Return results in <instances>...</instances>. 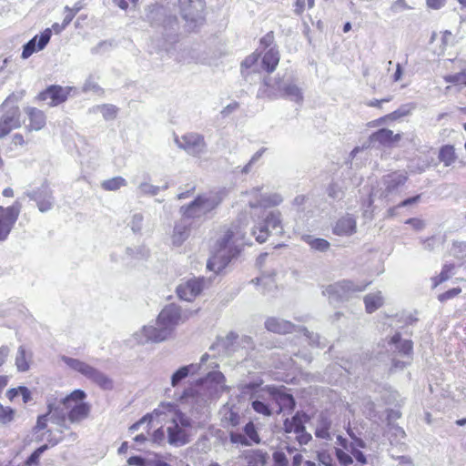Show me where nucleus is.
<instances>
[{
    "instance_id": "32",
    "label": "nucleus",
    "mask_w": 466,
    "mask_h": 466,
    "mask_svg": "<svg viewBox=\"0 0 466 466\" xmlns=\"http://www.w3.org/2000/svg\"><path fill=\"white\" fill-rule=\"evenodd\" d=\"M400 134H394L393 131L387 128H381L373 133L371 136V139L373 141H377L383 145H390L394 142H398L400 140Z\"/></svg>"
},
{
    "instance_id": "51",
    "label": "nucleus",
    "mask_w": 466,
    "mask_h": 466,
    "mask_svg": "<svg viewBox=\"0 0 466 466\" xmlns=\"http://www.w3.org/2000/svg\"><path fill=\"white\" fill-rule=\"evenodd\" d=\"M411 111V107H410L408 105H405L399 109L395 110L394 112L387 115L383 119H390V120H396L398 118H400L402 116H408Z\"/></svg>"
},
{
    "instance_id": "3",
    "label": "nucleus",
    "mask_w": 466,
    "mask_h": 466,
    "mask_svg": "<svg viewBox=\"0 0 466 466\" xmlns=\"http://www.w3.org/2000/svg\"><path fill=\"white\" fill-rule=\"evenodd\" d=\"M86 393L82 390H75L70 394L60 397H49L47 407L51 419L58 426L68 429L67 422L78 424L88 418L91 405L85 402Z\"/></svg>"
},
{
    "instance_id": "27",
    "label": "nucleus",
    "mask_w": 466,
    "mask_h": 466,
    "mask_svg": "<svg viewBox=\"0 0 466 466\" xmlns=\"http://www.w3.org/2000/svg\"><path fill=\"white\" fill-rule=\"evenodd\" d=\"M278 90L282 97L297 104L303 102V91L293 80L279 82Z\"/></svg>"
},
{
    "instance_id": "44",
    "label": "nucleus",
    "mask_w": 466,
    "mask_h": 466,
    "mask_svg": "<svg viewBox=\"0 0 466 466\" xmlns=\"http://www.w3.org/2000/svg\"><path fill=\"white\" fill-rule=\"evenodd\" d=\"M266 147H261L258 149L249 159V161L241 168L242 174H248L252 167L259 161L262 157L263 154L266 152Z\"/></svg>"
},
{
    "instance_id": "56",
    "label": "nucleus",
    "mask_w": 466,
    "mask_h": 466,
    "mask_svg": "<svg viewBox=\"0 0 466 466\" xmlns=\"http://www.w3.org/2000/svg\"><path fill=\"white\" fill-rule=\"evenodd\" d=\"M336 456L339 463L348 466L353 462L352 457L341 449H336Z\"/></svg>"
},
{
    "instance_id": "31",
    "label": "nucleus",
    "mask_w": 466,
    "mask_h": 466,
    "mask_svg": "<svg viewBox=\"0 0 466 466\" xmlns=\"http://www.w3.org/2000/svg\"><path fill=\"white\" fill-rule=\"evenodd\" d=\"M308 420L305 413L297 412L291 419H286L284 421V431L287 433H296L302 430V426Z\"/></svg>"
},
{
    "instance_id": "7",
    "label": "nucleus",
    "mask_w": 466,
    "mask_h": 466,
    "mask_svg": "<svg viewBox=\"0 0 466 466\" xmlns=\"http://www.w3.org/2000/svg\"><path fill=\"white\" fill-rule=\"evenodd\" d=\"M222 198L217 192L199 195L187 206L180 208V213L186 218H201L216 208Z\"/></svg>"
},
{
    "instance_id": "16",
    "label": "nucleus",
    "mask_w": 466,
    "mask_h": 466,
    "mask_svg": "<svg viewBox=\"0 0 466 466\" xmlns=\"http://www.w3.org/2000/svg\"><path fill=\"white\" fill-rule=\"evenodd\" d=\"M392 350L397 351L401 358L407 359L399 360L396 357L392 359V369L403 370L407 364L410 363V354L412 352V342L409 339H401L400 334H395L390 342Z\"/></svg>"
},
{
    "instance_id": "49",
    "label": "nucleus",
    "mask_w": 466,
    "mask_h": 466,
    "mask_svg": "<svg viewBox=\"0 0 466 466\" xmlns=\"http://www.w3.org/2000/svg\"><path fill=\"white\" fill-rule=\"evenodd\" d=\"M252 283L258 286H263L264 289L262 291L265 292L266 289H270L274 286V279L272 276L262 275L258 278L252 279Z\"/></svg>"
},
{
    "instance_id": "9",
    "label": "nucleus",
    "mask_w": 466,
    "mask_h": 466,
    "mask_svg": "<svg viewBox=\"0 0 466 466\" xmlns=\"http://www.w3.org/2000/svg\"><path fill=\"white\" fill-rule=\"evenodd\" d=\"M282 230L281 213L279 210H273L268 212L265 218L255 223L251 228V234L258 242L264 243L270 232L281 234Z\"/></svg>"
},
{
    "instance_id": "36",
    "label": "nucleus",
    "mask_w": 466,
    "mask_h": 466,
    "mask_svg": "<svg viewBox=\"0 0 466 466\" xmlns=\"http://www.w3.org/2000/svg\"><path fill=\"white\" fill-rule=\"evenodd\" d=\"M384 302L383 296L380 291L371 292L364 297L366 311L372 313L380 309Z\"/></svg>"
},
{
    "instance_id": "64",
    "label": "nucleus",
    "mask_w": 466,
    "mask_h": 466,
    "mask_svg": "<svg viewBox=\"0 0 466 466\" xmlns=\"http://www.w3.org/2000/svg\"><path fill=\"white\" fill-rule=\"evenodd\" d=\"M405 223L410 225L417 231H420L425 228L424 221L420 218H409Z\"/></svg>"
},
{
    "instance_id": "22",
    "label": "nucleus",
    "mask_w": 466,
    "mask_h": 466,
    "mask_svg": "<svg viewBox=\"0 0 466 466\" xmlns=\"http://www.w3.org/2000/svg\"><path fill=\"white\" fill-rule=\"evenodd\" d=\"M267 393L279 407L277 412L291 411L295 407V400L291 394L285 391V388L268 387Z\"/></svg>"
},
{
    "instance_id": "54",
    "label": "nucleus",
    "mask_w": 466,
    "mask_h": 466,
    "mask_svg": "<svg viewBox=\"0 0 466 466\" xmlns=\"http://www.w3.org/2000/svg\"><path fill=\"white\" fill-rule=\"evenodd\" d=\"M100 91H101L100 86L95 81V79L93 77L90 76L86 80V82L83 86V92H85V93L93 92V93L98 94Z\"/></svg>"
},
{
    "instance_id": "52",
    "label": "nucleus",
    "mask_w": 466,
    "mask_h": 466,
    "mask_svg": "<svg viewBox=\"0 0 466 466\" xmlns=\"http://www.w3.org/2000/svg\"><path fill=\"white\" fill-rule=\"evenodd\" d=\"M444 80L447 83H452L466 86V71L455 75L446 76L444 77Z\"/></svg>"
},
{
    "instance_id": "15",
    "label": "nucleus",
    "mask_w": 466,
    "mask_h": 466,
    "mask_svg": "<svg viewBox=\"0 0 466 466\" xmlns=\"http://www.w3.org/2000/svg\"><path fill=\"white\" fill-rule=\"evenodd\" d=\"M25 195L35 202L36 207L41 213H46L55 207L56 200L53 190L47 183H43L36 188L25 191Z\"/></svg>"
},
{
    "instance_id": "35",
    "label": "nucleus",
    "mask_w": 466,
    "mask_h": 466,
    "mask_svg": "<svg viewBox=\"0 0 466 466\" xmlns=\"http://www.w3.org/2000/svg\"><path fill=\"white\" fill-rule=\"evenodd\" d=\"M438 158L444 167H451L456 163L458 156L453 146L445 145L440 148Z\"/></svg>"
},
{
    "instance_id": "18",
    "label": "nucleus",
    "mask_w": 466,
    "mask_h": 466,
    "mask_svg": "<svg viewBox=\"0 0 466 466\" xmlns=\"http://www.w3.org/2000/svg\"><path fill=\"white\" fill-rule=\"evenodd\" d=\"M21 211V204L15 201L12 206L0 207V238H7Z\"/></svg>"
},
{
    "instance_id": "21",
    "label": "nucleus",
    "mask_w": 466,
    "mask_h": 466,
    "mask_svg": "<svg viewBox=\"0 0 466 466\" xmlns=\"http://www.w3.org/2000/svg\"><path fill=\"white\" fill-rule=\"evenodd\" d=\"M204 286V279H190L180 283L177 287L176 292L180 299L192 301L202 292Z\"/></svg>"
},
{
    "instance_id": "11",
    "label": "nucleus",
    "mask_w": 466,
    "mask_h": 466,
    "mask_svg": "<svg viewBox=\"0 0 466 466\" xmlns=\"http://www.w3.org/2000/svg\"><path fill=\"white\" fill-rule=\"evenodd\" d=\"M262 187H256L243 194L242 201L247 203L250 208H267L280 205L283 198L279 193L263 194Z\"/></svg>"
},
{
    "instance_id": "34",
    "label": "nucleus",
    "mask_w": 466,
    "mask_h": 466,
    "mask_svg": "<svg viewBox=\"0 0 466 466\" xmlns=\"http://www.w3.org/2000/svg\"><path fill=\"white\" fill-rule=\"evenodd\" d=\"M279 51L274 48H270L264 54V56L262 57V61H261L262 68L268 73H272L276 69L277 66L279 65Z\"/></svg>"
},
{
    "instance_id": "33",
    "label": "nucleus",
    "mask_w": 466,
    "mask_h": 466,
    "mask_svg": "<svg viewBox=\"0 0 466 466\" xmlns=\"http://www.w3.org/2000/svg\"><path fill=\"white\" fill-rule=\"evenodd\" d=\"M32 360V353L30 350H26L24 346H20L17 349L15 356V366L18 371L25 372L30 369V362Z\"/></svg>"
},
{
    "instance_id": "25",
    "label": "nucleus",
    "mask_w": 466,
    "mask_h": 466,
    "mask_svg": "<svg viewBox=\"0 0 466 466\" xmlns=\"http://www.w3.org/2000/svg\"><path fill=\"white\" fill-rule=\"evenodd\" d=\"M25 114L26 115L28 123L25 125V128L27 132L40 131L46 125V114L33 106H27L25 108Z\"/></svg>"
},
{
    "instance_id": "6",
    "label": "nucleus",
    "mask_w": 466,
    "mask_h": 466,
    "mask_svg": "<svg viewBox=\"0 0 466 466\" xmlns=\"http://www.w3.org/2000/svg\"><path fill=\"white\" fill-rule=\"evenodd\" d=\"M61 361L71 370L84 376L86 380L98 386L104 390H112L114 389V380L98 369L90 364L68 356H61Z\"/></svg>"
},
{
    "instance_id": "20",
    "label": "nucleus",
    "mask_w": 466,
    "mask_h": 466,
    "mask_svg": "<svg viewBox=\"0 0 466 466\" xmlns=\"http://www.w3.org/2000/svg\"><path fill=\"white\" fill-rule=\"evenodd\" d=\"M73 87L71 86H50L45 91L38 95V99L44 101L49 106H56L65 102Z\"/></svg>"
},
{
    "instance_id": "28",
    "label": "nucleus",
    "mask_w": 466,
    "mask_h": 466,
    "mask_svg": "<svg viewBox=\"0 0 466 466\" xmlns=\"http://www.w3.org/2000/svg\"><path fill=\"white\" fill-rule=\"evenodd\" d=\"M189 232V223L186 218H184L180 221L177 222L174 227L173 234L171 236L172 244L176 247L181 246L188 238Z\"/></svg>"
},
{
    "instance_id": "1",
    "label": "nucleus",
    "mask_w": 466,
    "mask_h": 466,
    "mask_svg": "<svg viewBox=\"0 0 466 466\" xmlns=\"http://www.w3.org/2000/svg\"><path fill=\"white\" fill-rule=\"evenodd\" d=\"M217 368L218 363L215 357H210L206 353L202 355L200 362L183 366L175 371L171 376V385L173 387H177L181 380L189 375L207 374L204 378L199 379L196 384L184 390L183 394L179 396V402L198 410L210 400L217 398L226 388L225 377L220 371L215 370Z\"/></svg>"
},
{
    "instance_id": "2",
    "label": "nucleus",
    "mask_w": 466,
    "mask_h": 466,
    "mask_svg": "<svg viewBox=\"0 0 466 466\" xmlns=\"http://www.w3.org/2000/svg\"><path fill=\"white\" fill-rule=\"evenodd\" d=\"M194 311L182 309L174 303L164 307L159 312L156 325H145L132 335L137 344L159 343L172 337L177 326L185 323Z\"/></svg>"
},
{
    "instance_id": "62",
    "label": "nucleus",
    "mask_w": 466,
    "mask_h": 466,
    "mask_svg": "<svg viewBox=\"0 0 466 466\" xmlns=\"http://www.w3.org/2000/svg\"><path fill=\"white\" fill-rule=\"evenodd\" d=\"M410 9L405 0H396L391 4L390 10L393 13H399L400 11Z\"/></svg>"
},
{
    "instance_id": "48",
    "label": "nucleus",
    "mask_w": 466,
    "mask_h": 466,
    "mask_svg": "<svg viewBox=\"0 0 466 466\" xmlns=\"http://www.w3.org/2000/svg\"><path fill=\"white\" fill-rule=\"evenodd\" d=\"M143 220L144 217L141 213H136L131 217L128 226L134 233H138L141 231Z\"/></svg>"
},
{
    "instance_id": "63",
    "label": "nucleus",
    "mask_w": 466,
    "mask_h": 466,
    "mask_svg": "<svg viewBox=\"0 0 466 466\" xmlns=\"http://www.w3.org/2000/svg\"><path fill=\"white\" fill-rule=\"evenodd\" d=\"M166 439V431L163 428L156 430L152 435V441L157 444H161Z\"/></svg>"
},
{
    "instance_id": "45",
    "label": "nucleus",
    "mask_w": 466,
    "mask_h": 466,
    "mask_svg": "<svg viewBox=\"0 0 466 466\" xmlns=\"http://www.w3.org/2000/svg\"><path fill=\"white\" fill-rule=\"evenodd\" d=\"M421 243L423 245V248L428 251H434L437 248H439L442 241L440 238L435 236L427 238L425 239H421Z\"/></svg>"
},
{
    "instance_id": "8",
    "label": "nucleus",
    "mask_w": 466,
    "mask_h": 466,
    "mask_svg": "<svg viewBox=\"0 0 466 466\" xmlns=\"http://www.w3.org/2000/svg\"><path fill=\"white\" fill-rule=\"evenodd\" d=\"M265 328L274 333L279 334H286L293 331H298L302 334V338L305 341H307L311 346H316L319 348H323L325 346V342L320 340V337L319 334H314L309 332L305 328H298L296 329L295 325L291 322L275 317L268 318L265 321Z\"/></svg>"
},
{
    "instance_id": "26",
    "label": "nucleus",
    "mask_w": 466,
    "mask_h": 466,
    "mask_svg": "<svg viewBox=\"0 0 466 466\" xmlns=\"http://www.w3.org/2000/svg\"><path fill=\"white\" fill-rule=\"evenodd\" d=\"M357 231V221L353 215L346 214L339 218L333 228L332 232L339 237L351 236Z\"/></svg>"
},
{
    "instance_id": "53",
    "label": "nucleus",
    "mask_w": 466,
    "mask_h": 466,
    "mask_svg": "<svg viewBox=\"0 0 466 466\" xmlns=\"http://www.w3.org/2000/svg\"><path fill=\"white\" fill-rule=\"evenodd\" d=\"M252 408L256 412L260 413L262 415L269 416L271 414L270 408L262 400H253Z\"/></svg>"
},
{
    "instance_id": "40",
    "label": "nucleus",
    "mask_w": 466,
    "mask_h": 466,
    "mask_svg": "<svg viewBox=\"0 0 466 466\" xmlns=\"http://www.w3.org/2000/svg\"><path fill=\"white\" fill-rule=\"evenodd\" d=\"M338 441L343 448H345L347 451H350V453L352 454V456L356 459V461L358 462H360L362 465L367 463V459H366L365 455L362 453V451H360L356 447H354L353 444H350V446H348L347 441L340 436L338 437Z\"/></svg>"
},
{
    "instance_id": "10",
    "label": "nucleus",
    "mask_w": 466,
    "mask_h": 466,
    "mask_svg": "<svg viewBox=\"0 0 466 466\" xmlns=\"http://www.w3.org/2000/svg\"><path fill=\"white\" fill-rule=\"evenodd\" d=\"M148 257L149 249L144 245L125 248L119 247L110 255V258L113 262L126 267L135 266L138 262L147 259Z\"/></svg>"
},
{
    "instance_id": "17",
    "label": "nucleus",
    "mask_w": 466,
    "mask_h": 466,
    "mask_svg": "<svg viewBox=\"0 0 466 466\" xmlns=\"http://www.w3.org/2000/svg\"><path fill=\"white\" fill-rule=\"evenodd\" d=\"M177 146L192 156H199L206 150V143L203 136L198 133H187L181 137H176Z\"/></svg>"
},
{
    "instance_id": "24",
    "label": "nucleus",
    "mask_w": 466,
    "mask_h": 466,
    "mask_svg": "<svg viewBox=\"0 0 466 466\" xmlns=\"http://www.w3.org/2000/svg\"><path fill=\"white\" fill-rule=\"evenodd\" d=\"M147 19L151 24L163 23L165 28L169 27L172 31L177 30V20L176 16H166L165 9L159 5H153L148 8Z\"/></svg>"
},
{
    "instance_id": "57",
    "label": "nucleus",
    "mask_w": 466,
    "mask_h": 466,
    "mask_svg": "<svg viewBox=\"0 0 466 466\" xmlns=\"http://www.w3.org/2000/svg\"><path fill=\"white\" fill-rule=\"evenodd\" d=\"M314 6V0H296L295 12L299 15L302 14L306 7L312 8Z\"/></svg>"
},
{
    "instance_id": "37",
    "label": "nucleus",
    "mask_w": 466,
    "mask_h": 466,
    "mask_svg": "<svg viewBox=\"0 0 466 466\" xmlns=\"http://www.w3.org/2000/svg\"><path fill=\"white\" fill-rule=\"evenodd\" d=\"M127 184V180L124 177L118 176L104 180L101 183V187L106 191H116L122 187H126Z\"/></svg>"
},
{
    "instance_id": "4",
    "label": "nucleus",
    "mask_w": 466,
    "mask_h": 466,
    "mask_svg": "<svg viewBox=\"0 0 466 466\" xmlns=\"http://www.w3.org/2000/svg\"><path fill=\"white\" fill-rule=\"evenodd\" d=\"M246 226L241 220L225 229L218 238L214 255L208 259L207 268L215 274L221 272L238 256L246 235Z\"/></svg>"
},
{
    "instance_id": "5",
    "label": "nucleus",
    "mask_w": 466,
    "mask_h": 466,
    "mask_svg": "<svg viewBox=\"0 0 466 466\" xmlns=\"http://www.w3.org/2000/svg\"><path fill=\"white\" fill-rule=\"evenodd\" d=\"M167 417V441L173 446H183L189 441L188 429L191 427V419L181 412L172 402H162L150 414L151 419Z\"/></svg>"
},
{
    "instance_id": "30",
    "label": "nucleus",
    "mask_w": 466,
    "mask_h": 466,
    "mask_svg": "<svg viewBox=\"0 0 466 466\" xmlns=\"http://www.w3.org/2000/svg\"><path fill=\"white\" fill-rule=\"evenodd\" d=\"M300 239L305 242L311 250L317 252H326L330 248V243L321 238H316L310 234H302Z\"/></svg>"
},
{
    "instance_id": "38",
    "label": "nucleus",
    "mask_w": 466,
    "mask_h": 466,
    "mask_svg": "<svg viewBox=\"0 0 466 466\" xmlns=\"http://www.w3.org/2000/svg\"><path fill=\"white\" fill-rule=\"evenodd\" d=\"M93 112H100L105 120H113L117 116L118 108L114 105L104 104L94 107Z\"/></svg>"
},
{
    "instance_id": "13",
    "label": "nucleus",
    "mask_w": 466,
    "mask_h": 466,
    "mask_svg": "<svg viewBox=\"0 0 466 466\" xmlns=\"http://www.w3.org/2000/svg\"><path fill=\"white\" fill-rule=\"evenodd\" d=\"M368 285L369 283L360 284L343 279L325 287L322 293L331 300L347 299L353 294L363 291Z\"/></svg>"
},
{
    "instance_id": "43",
    "label": "nucleus",
    "mask_w": 466,
    "mask_h": 466,
    "mask_svg": "<svg viewBox=\"0 0 466 466\" xmlns=\"http://www.w3.org/2000/svg\"><path fill=\"white\" fill-rule=\"evenodd\" d=\"M244 435L248 438V440L250 441V445L252 443L259 444L260 443V438L259 435L256 430V427L253 422L249 421L244 426Z\"/></svg>"
},
{
    "instance_id": "29",
    "label": "nucleus",
    "mask_w": 466,
    "mask_h": 466,
    "mask_svg": "<svg viewBox=\"0 0 466 466\" xmlns=\"http://www.w3.org/2000/svg\"><path fill=\"white\" fill-rule=\"evenodd\" d=\"M243 458L248 466H265L268 460L267 451L256 449L244 451Z\"/></svg>"
},
{
    "instance_id": "19",
    "label": "nucleus",
    "mask_w": 466,
    "mask_h": 466,
    "mask_svg": "<svg viewBox=\"0 0 466 466\" xmlns=\"http://www.w3.org/2000/svg\"><path fill=\"white\" fill-rule=\"evenodd\" d=\"M408 177L404 173L394 172L384 177L383 183L385 189L380 193V198L386 203L393 202L399 194L400 187L403 186Z\"/></svg>"
},
{
    "instance_id": "58",
    "label": "nucleus",
    "mask_w": 466,
    "mask_h": 466,
    "mask_svg": "<svg viewBox=\"0 0 466 466\" xmlns=\"http://www.w3.org/2000/svg\"><path fill=\"white\" fill-rule=\"evenodd\" d=\"M47 409L49 410L48 407H47ZM48 420H50L52 422L55 423V421L51 419V414L49 413V410L46 414L38 417L35 430H37V431L45 430L46 428Z\"/></svg>"
},
{
    "instance_id": "55",
    "label": "nucleus",
    "mask_w": 466,
    "mask_h": 466,
    "mask_svg": "<svg viewBox=\"0 0 466 466\" xmlns=\"http://www.w3.org/2000/svg\"><path fill=\"white\" fill-rule=\"evenodd\" d=\"M258 56H259V55L254 53V54L248 56V57H246V59L241 63L243 75L245 74V70L252 68L253 66H256V64L258 60Z\"/></svg>"
},
{
    "instance_id": "47",
    "label": "nucleus",
    "mask_w": 466,
    "mask_h": 466,
    "mask_svg": "<svg viewBox=\"0 0 466 466\" xmlns=\"http://www.w3.org/2000/svg\"><path fill=\"white\" fill-rule=\"evenodd\" d=\"M230 441L234 444H240L243 446H250V441L248 438L241 432L238 431H229Z\"/></svg>"
},
{
    "instance_id": "42",
    "label": "nucleus",
    "mask_w": 466,
    "mask_h": 466,
    "mask_svg": "<svg viewBox=\"0 0 466 466\" xmlns=\"http://www.w3.org/2000/svg\"><path fill=\"white\" fill-rule=\"evenodd\" d=\"M160 191V187L155 186L149 182H141L137 187L138 196H157Z\"/></svg>"
},
{
    "instance_id": "39",
    "label": "nucleus",
    "mask_w": 466,
    "mask_h": 466,
    "mask_svg": "<svg viewBox=\"0 0 466 466\" xmlns=\"http://www.w3.org/2000/svg\"><path fill=\"white\" fill-rule=\"evenodd\" d=\"M455 264L445 263L441 272L432 279L433 287H437L441 283L449 279L452 275H454Z\"/></svg>"
},
{
    "instance_id": "41",
    "label": "nucleus",
    "mask_w": 466,
    "mask_h": 466,
    "mask_svg": "<svg viewBox=\"0 0 466 466\" xmlns=\"http://www.w3.org/2000/svg\"><path fill=\"white\" fill-rule=\"evenodd\" d=\"M329 429L330 421L326 418H321L315 430L316 437L323 440H330Z\"/></svg>"
},
{
    "instance_id": "12",
    "label": "nucleus",
    "mask_w": 466,
    "mask_h": 466,
    "mask_svg": "<svg viewBox=\"0 0 466 466\" xmlns=\"http://www.w3.org/2000/svg\"><path fill=\"white\" fill-rule=\"evenodd\" d=\"M12 96L2 104L3 114L0 118V138L6 137L12 130L22 125L21 113L18 106L11 104Z\"/></svg>"
},
{
    "instance_id": "59",
    "label": "nucleus",
    "mask_w": 466,
    "mask_h": 466,
    "mask_svg": "<svg viewBox=\"0 0 466 466\" xmlns=\"http://www.w3.org/2000/svg\"><path fill=\"white\" fill-rule=\"evenodd\" d=\"M273 461L276 466H289V461L281 451H277L273 453Z\"/></svg>"
},
{
    "instance_id": "61",
    "label": "nucleus",
    "mask_w": 466,
    "mask_h": 466,
    "mask_svg": "<svg viewBox=\"0 0 466 466\" xmlns=\"http://www.w3.org/2000/svg\"><path fill=\"white\" fill-rule=\"evenodd\" d=\"M296 439L299 444H307L311 440V435L306 431L305 426H302L301 431H298L296 433Z\"/></svg>"
},
{
    "instance_id": "23",
    "label": "nucleus",
    "mask_w": 466,
    "mask_h": 466,
    "mask_svg": "<svg viewBox=\"0 0 466 466\" xmlns=\"http://www.w3.org/2000/svg\"><path fill=\"white\" fill-rule=\"evenodd\" d=\"M51 38V28H46L40 35H35L24 46L22 51V58L27 59L34 53L43 50Z\"/></svg>"
},
{
    "instance_id": "14",
    "label": "nucleus",
    "mask_w": 466,
    "mask_h": 466,
    "mask_svg": "<svg viewBox=\"0 0 466 466\" xmlns=\"http://www.w3.org/2000/svg\"><path fill=\"white\" fill-rule=\"evenodd\" d=\"M180 12L190 28L204 21L205 4L203 0H179Z\"/></svg>"
},
{
    "instance_id": "46",
    "label": "nucleus",
    "mask_w": 466,
    "mask_h": 466,
    "mask_svg": "<svg viewBox=\"0 0 466 466\" xmlns=\"http://www.w3.org/2000/svg\"><path fill=\"white\" fill-rule=\"evenodd\" d=\"M15 410L10 407L0 404V423L7 424L14 420Z\"/></svg>"
},
{
    "instance_id": "60",
    "label": "nucleus",
    "mask_w": 466,
    "mask_h": 466,
    "mask_svg": "<svg viewBox=\"0 0 466 466\" xmlns=\"http://www.w3.org/2000/svg\"><path fill=\"white\" fill-rule=\"evenodd\" d=\"M461 292V289L460 288H453L451 289H449L448 291L442 293V294H440L438 299L441 302H444L448 299H451L454 297H456L457 295H459L460 293Z\"/></svg>"
},
{
    "instance_id": "50",
    "label": "nucleus",
    "mask_w": 466,
    "mask_h": 466,
    "mask_svg": "<svg viewBox=\"0 0 466 466\" xmlns=\"http://www.w3.org/2000/svg\"><path fill=\"white\" fill-rule=\"evenodd\" d=\"M328 194L332 198L340 199L344 197L343 187L339 183L334 182L329 187Z\"/></svg>"
}]
</instances>
